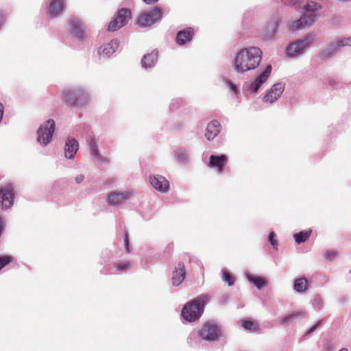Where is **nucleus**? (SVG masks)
Segmentation results:
<instances>
[{
  "label": "nucleus",
  "instance_id": "obj_1",
  "mask_svg": "<svg viewBox=\"0 0 351 351\" xmlns=\"http://www.w3.org/2000/svg\"><path fill=\"white\" fill-rule=\"evenodd\" d=\"M262 59V51L256 47L240 50L233 62L234 70L243 73L258 67Z\"/></svg>",
  "mask_w": 351,
  "mask_h": 351
},
{
  "label": "nucleus",
  "instance_id": "obj_2",
  "mask_svg": "<svg viewBox=\"0 0 351 351\" xmlns=\"http://www.w3.org/2000/svg\"><path fill=\"white\" fill-rule=\"evenodd\" d=\"M208 300L207 295H202L186 304L181 313L183 319L189 322L198 320L202 316Z\"/></svg>",
  "mask_w": 351,
  "mask_h": 351
},
{
  "label": "nucleus",
  "instance_id": "obj_3",
  "mask_svg": "<svg viewBox=\"0 0 351 351\" xmlns=\"http://www.w3.org/2000/svg\"><path fill=\"white\" fill-rule=\"evenodd\" d=\"M89 95L83 88L64 89L62 93V101L71 107H82L89 101Z\"/></svg>",
  "mask_w": 351,
  "mask_h": 351
},
{
  "label": "nucleus",
  "instance_id": "obj_4",
  "mask_svg": "<svg viewBox=\"0 0 351 351\" xmlns=\"http://www.w3.org/2000/svg\"><path fill=\"white\" fill-rule=\"evenodd\" d=\"M162 10L158 6H154L149 10L142 12L136 20V24L141 27H150L160 21L162 18Z\"/></svg>",
  "mask_w": 351,
  "mask_h": 351
},
{
  "label": "nucleus",
  "instance_id": "obj_5",
  "mask_svg": "<svg viewBox=\"0 0 351 351\" xmlns=\"http://www.w3.org/2000/svg\"><path fill=\"white\" fill-rule=\"evenodd\" d=\"M131 18L132 13L130 10L128 8L120 9L115 14L114 19L109 23L108 30L115 32L121 29L128 23Z\"/></svg>",
  "mask_w": 351,
  "mask_h": 351
},
{
  "label": "nucleus",
  "instance_id": "obj_6",
  "mask_svg": "<svg viewBox=\"0 0 351 351\" xmlns=\"http://www.w3.org/2000/svg\"><path fill=\"white\" fill-rule=\"evenodd\" d=\"M56 128L53 119H48L40 125L38 130L37 141L43 145H47L52 138Z\"/></svg>",
  "mask_w": 351,
  "mask_h": 351
},
{
  "label": "nucleus",
  "instance_id": "obj_7",
  "mask_svg": "<svg viewBox=\"0 0 351 351\" xmlns=\"http://www.w3.org/2000/svg\"><path fill=\"white\" fill-rule=\"evenodd\" d=\"M199 336L205 341H213L218 340L221 335V329L215 323L203 324L198 330Z\"/></svg>",
  "mask_w": 351,
  "mask_h": 351
},
{
  "label": "nucleus",
  "instance_id": "obj_8",
  "mask_svg": "<svg viewBox=\"0 0 351 351\" xmlns=\"http://www.w3.org/2000/svg\"><path fill=\"white\" fill-rule=\"evenodd\" d=\"M14 198V187L11 183L5 184L0 188V208L4 210L13 206Z\"/></svg>",
  "mask_w": 351,
  "mask_h": 351
},
{
  "label": "nucleus",
  "instance_id": "obj_9",
  "mask_svg": "<svg viewBox=\"0 0 351 351\" xmlns=\"http://www.w3.org/2000/svg\"><path fill=\"white\" fill-rule=\"evenodd\" d=\"M132 196L131 191L111 192L108 195L107 203L111 206H117Z\"/></svg>",
  "mask_w": 351,
  "mask_h": 351
},
{
  "label": "nucleus",
  "instance_id": "obj_10",
  "mask_svg": "<svg viewBox=\"0 0 351 351\" xmlns=\"http://www.w3.org/2000/svg\"><path fill=\"white\" fill-rule=\"evenodd\" d=\"M306 39L297 40L290 44L287 48V54L289 57L293 58L302 53L305 47L308 45Z\"/></svg>",
  "mask_w": 351,
  "mask_h": 351
},
{
  "label": "nucleus",
  "instance_id": "obj_11",
  "mask_svg": "<svg viewBox=\"0 0 351 351\" xmlns=\"http://www.w3.org/2000/svg\"><path fill=\"white\" fill-rule=\"evenodd\" d=\"M351 45V38H346L342 40H338L336 43L330 45L325 49L321 53L322 58H326L330 57L337 50L338 47Z\"/></svg>",
  "mask_w": 351,
  "mask_h": 351
},
{
  "label": "nucleus",
  "instance_id": "obj_12",
  "mask_svg": "<svg viewBox=\"0 0 351 351\" xmlns=\"http://www.w3.org/2000/svg\"><path fill=\"white\" fill-rule=\"evenodd\" d=\"M284 85L282 83L275 84L269 91L263 97L265 102L273 103L276 101L284 91Z\"/></svg>",
  "mask_w": 351,
  "mask_h": 351
},
{
  "label": "nucleus",
  "instance_id": "obj_13",
  "mask_svg": "<svg viewBox=\"0 0 351 351\" xmlns=\"http://www.w3.org/2000/svg\"><path fill=\"white\" fill-rule=\"evenodd\" d=\"M315 21V16L313 14H304L300 19L295 21L290 25L291 31L302 29L306 27L310 26Z\"/></svg>",
  "mask_w": 351,
  "mask_h": 351
},
{
  "label": "nucleus",
  "instance_id": "obj_14",
  "mask_svg": "<svg viewBox=\"0 0 351 351\" xmlns=\"http://www.w3.org/2000/svg\"><path fill=\"white\" fill-rule=\"evenodd\" d=\"M271 72V66L267 65L265 70L262 72L255 80L254 81L250 84V90L253 92L256 93L263 83H265L269 75Z\"/></svg>",
  "mask_w": 351,
  "mask_h": 351
},
{
  "label": "nucleus",
  "instance_id": "obj_15",
  "mask_svg": "<svg viewBox=\"0 0 351 351\" xmlns=\"http://www.w3.org/2000/svg\"><path fill=\"white\" fill-rule=\"evenodd\" d=\"M151 184L156 190L160 192H167L169 190V184L166 178L162 176H153L149 177Z\"/></svg>",
  "mask_w": 351,
  "mask_h": 351
},
{
  "label": "nucleus",
  "instance_id": "obj_16",
  "mask_svg": "<svg viewBox=\"0 0 351 351\" xmlns=\"http://www.w3.org/2000/svg\"><path fill=\"white\" fill-rule=\"evenodd\" d=\"M118 47V40H112L110 43L101 46L98 49V54L101 58H108L117 49Z\"/></svg>",
  "mask_w": 351,
  "mask_h": 351
},
{
  "label": "nucleus",
  "instance_id": "obj_17",
  "mask_svg": "<svg viewBox=\"0 0 351 351\" xmlns=\"http://www.w3.org/2000/svg\"><path fill=\"white\" fill-rule=\"evenodd\" d=\"M186 277V268L182 263H179L172 273V284L180 285Z\"/></svg>",
  "mask_w": 351,
  "mask_h": 351
},
{
  "label": "nucleus",
  "instance_id": "obj_18",
  "mask_svg": "<svg viewBox=\"0 0 351 351\" xmlns=\"http://www.w3.org/2000/svg\"><path fill=\"white\" fill-rule=\"evenodd\" d=\"M194 29L192 27H186L179 31L176 36V43L179 45H184L190 42L194 36Z\"/></svg>",
  "mask_w": 351,
  "mask_h": 351
},
{
  "label": "nucleus",
  "instance_id": "obj_19",
  "mask_svg": "<svg viewBox=\"0 0 351 351\" xmlns=\"http://www.w3.org/2000/svg\"><path fill=\"white\" fill-rule=\"evenodd\" d=\"M228 158L225 155L210 156L208 166L213 168H217L219 172L221 173L224 170L225 165Z\"/></svg>",
  "mask_w": 351,
  "mask_h": 351
},
{
  "label": "nucleus",
  "instance_id": "obj_20",
  "mask_svg": "<svg viewBox=\"0 0 351 351\" xmlns=\"http://www.w3.org/2000/svg\"><path fill=\"white\" fill-rule=\"evenodd\" d=\"M220 132V124L217 121H212L207 125L205 136L208 141L214 139Z\"/></svg>",
  "mask_w": 351,
  "mask_h": 351
},
{
  "label": "nucleus",
  "instance_id": "obj_21",
  "mask_svg": "<svg viewBox=\"0 0 351 351\" xmlns=\"http://www.w3.org/2000/svg\"><path fill=\"white\" fill-rule=\"evenodd\" d=\"M78 149V143L75 138H68L66 142L64 152L68 158H73Z\"/></svg>",
  "mask_w": 351,
  "mask_h": 351
},
{
  "label": "nucleus",
  "instance_id": "obj_22",
  "mask_svg": "<svg viewBox=\"0 0 351 351\" xmlns=\"http://www.w3.org/2000/svg\"><path fill=\"white\" fill-rule=\"evenodd\" d=\"M306 316V312L303 311H295L289 314L285 315L279 318L281 324H288L295 319H300Z\"/></svg>",
  "mask_w": 351,
  "mask_h": 351
},
{
  "label": "nucleus",
  "instance_id": "obj_23",
  "mask_svg": "<svg viewBox=\"0 0 351 351\" xmlns=\"http://www.w3.org/2000/svg\"><path fill=\"white\" fill-rule=\"evenodd\" d=\"M89 145L90 147V155L92 157L100 162H108L107 158L102 157L100 154L97 143L93 137H90Z\"/></svg>",
  "mask_w": 351,
  "mask_h": 351
},
{
  "label": "nucleus",
  "instance_id": "obj_24",
  "mask_svg": "<svg viewBox=\"0 0 351 351\" xmlns=\"http://www.w3.org/2000/svg\"><path fill=\"white\" fill-rule=\"evenodd\" d=\"M158 60V51H153L150 53L145 55L141 63L143 67L149 68L155 65Z\"/></svg>",
  "mask_w": 351,
  "mask_h": 351
},
{
  "label": "nucleus",
  "instance_id": "obj_25",
  "mask_svg": "<svg viewBox=\"0 0 351 351\" xmlns=\"http://www.w3.org/2000/svg\"><path fill=\"white\" fill-rule=\"evenodd\" d=\"M64 8V1L63 0H51L49 13L52 16H57Z\"/></svg>",
  "mask_w": 351,
  "mask_h": 351
},
{
  "label": "nucleus",
  "instance_id": "obj_26",
  "mask_svg": "<svg viewBox=\"0 0 351 351\" xmlns=\"http://www.w3.org/2000/svg\"><path fill=\"white\" fill-rule=\"evenodd\" d=\"M246 277L249 282L254 285H266L269 282V280L265 277L254 276L250 274H247Z\"/></svg>",
  "mask_w": 351,
  "mask_h": 351
},
{
  "label": "nucleus",
  "instance_id": "obj_27",
  "mask_svg": "<svg viewBox=\"0 0 351 351\" xmlns=\"http://www.w3.org/2000/svg\"><path fill=\"white\" fill-rule=\"evenodd\" d=\"M300 4H302L304 7V9L306 10V15L313 14L315 16V14L313 13L314 11L317 10L319 8V5L315 1H308L305 3L304 1L300 2Z\"/></svg>",
  "mask_w": 351,
  "mask_h": 351
},
{
  "label": "nucleus",
  "instance_id": "obj_28",
  "mask_svg": "<svg viewBox=\"0 0 351 351\" xmlns=\"http://www.w3.org/2000/svg\"><path fill=\"white\" fill-rule=\"evenodd\" d=\"M133 266V263L130 261H125L122 262L116 263L114 267L119 271H125L130 269Z\"/></svg>",
  "mask_w": 351,
  "mask_h": 351
},
{
  "label": "nucleus",
  "instance_id": "obj_29",
  "mask_svg": "<svg viewBox=\"0 0 351 351\" xmlns=\"http://www.w3.org/2000/svg\"><path fill=\"white\" fill-rule=\"evenodd\" d=\"M311 234V230L301 231L293 235L295 241L297 243H301L306 241Z\"/></svg>",
  "mask_w": 351,
  "mask_h": 351
},
{
  "label": "nucleus",
  "instance_id": "obj_30",
  "mask_svg": "<svg viewBox=\"0 0 351 351\" xmlns=\"http://www.w3.org/2000/svg\"><path fill=\"white\" fill-rule=\"evenodd\" d=\"M241 326L245 330L250 332H254L256 330L257 326L254 322L250 320L240 321Z\"/></svg>",
  "mask_w": 351,
  "mask_h": 351
},
{
  "label": "nucleus",
  "instance_id": "obj_31",
  "mask_svg": "<svg viewBox=\"0 0 351 351\" xmlns=\"http://www.w3.org/2000/svg\"><path fill=\"white\" fill-rule=\"evenodd\" d=\"M71 27L72 28V31L77 38H82L83 36L82 29L78 22L71 21Z\"/></svg>",
  "mask_w": 351,
  "mask_h": 351
},
{
  "label": "nucleus",
  "instance_id": "obj_32",
  "mask_svg": "<svg viewBox=\"0 0 351 351\" xmlns=\"http://www.w3.org/2000/svg\"><path fill=\"white\" fill-rule=\"evenodd\" d=\"M14 257L10 255L0 256V270L12 263Z\"/></svg>",
  "mask_w": 351,
  "mask_h": 351
},
{
  "label": "nucleus",
  "instance_id": "obj_33",
  "mask_svg": "<svg viewBox=\"0 0 351 351\" xmlns=\"http://www.w3.org/2000/svg\"><path fill=\"white\" fill-rule=\"evenodd\" d=\"M222 278L228 285H233L234 283V278L228 271L223 272Z\"/></svg>",
  "mask_w": 351,
  "mask_h": 351
},
{
  "label": "nucleus",
  "instance_id": "obj_34",
  "mask_svg": "<svg viewBox=\"0 0 351 351\" xmlns=\"http://www.w3.org/2000/svg\"><path fill=\"white\" fill-rule=\"evenodd\" d=\"M293 285H295V286H298V285H308V280H307L306 278H305L304 277L300 278H298V279L295 280Z\"/></svg>",
  "mask_w": 351,
  "mask_h": 351
},
{
  "label": "nucleus",
  "instance_id": "obj_35",
  "mask_svg": "<svg viewBox=\"0 0 351 351\" xmlns=\"http://www.w3.org/2000/svg\"><path fill=\"white\" fill-rule=\"evenodd\" d=\"M275 236L274 232H271L269 234V241L274 247H276L278 245L277 240L274 239Z\"/></svg>",
  "mask_w": 351,
  "mask_h": 351
},
{
  "label": "nucleus",
  "instance_id": "obj_36",
  "mask_svg": "<svg viewBox=\"0 0 351 351\" xmlns=\"http://www.w3.org/2000/svg\"><path fill=\"white\" fill-rule=\"evenodd\" d=\"M321 322H317L314 326H313L305 334L304 336L310 335L312 334L317 328L319 327Z\"/></svg>",
  "mask_w": 351,
  "mask_h": 351
},
{
  "label": "nucleus",
  "instance_id": "obj_37",
  "mask_svg": "<svg viewBox=\"0 0 351 351\" xmlns=\"http://www.w3.org/2000/svg\"><path fill=\"white\" fill-rule=\"evenodd\" d=\"M326 256L327 258H328L330 261L336 257L337 254L335 252H334L332 250H330V251L326 252Z\"/></svg>",
  "mask_w": 351,
  "mask_h": 351
},
{
  "label": "nucleus",
  "instance_id": "obj_38",
  "mask_svg": "<svg viewBox=\"0 0 351 351\" xmlns=\"http://www.w3.org/2000/svg\"><path fill=\"white\" fill-rule=\"evenodd\" d=\"M294 290L298 293H302L305 291L308 287H293Z\"/></svg>",
  "mask_w": 351,
  "mask_h": 351
},
{
  "label": "nucleus",
  "instance_id": "obj_39",
  "mask_svg": "<svg viewBox=\"0 0 351 351\" xmlns=\"http://www.w3.org/2000/svg\"><path fill=\"white\" fill-rule=\"evenodd\" d=\"M180 103L179 101H175L173 102H172L171 104H170V109L171 111H173L177 109V106L178 104Z\"/></svg>",
  "mask_w": 351,
  "mask_h": 351
},
{
  "label": "nucleus",
  "instance_id": "obj_40",
  "mask_svg": "<svg viewBox=\"0 0 351 351\" xmlns=\"http://www.w3.org/2000/svg\"><path fill=\"white\" fill-rule=\"evenodd\" d=\"M227 83L229 86V88L232 90V92L236 93L237 92V86L231 82H228Z\"/></svg>",
  "mask_w": 351,
  "mask_h": 351
},
{
  "label": "nucleus",
  "instance_id": "obj_41",
  "mask_svg": "<svg viewBox=\"0 0 351 351\" xmlns=\"http://www.w3.org/2000/svg\"><path fill=\"white\" fill-rule=\"evenodd\" d=\"M84 178V176L82 175V174H80V175H78L76 178H75V182L77 183V184H80L81 183L83 180Z\"/></svg>",
  "mask_w": 351,
  "mask_h": 351
},
{
  "label": "nucleus",
  "instance_id": "obj_42",
  "mask_svg": "<svg viewBox=\"0 0 351 351\" xmlns=\"http://www.w3.org/2000/svg\"><path fill=\"white\" fill-rule=\"evenodd\" d=\"M4 21H5V16H4L3 14L1 12H0V27L3 23Z\"/></svg>",
  "mask_w": 351,
  "mask_h": 351
},
{
  "label": "nucleus",
  "instance_id": "obj_43",
  "mask_svg": "<svg viewBox=\"0 0 351 351\" xmlns=\"http://www.w3.org/2000/svg\"><path fill=\"white\" fill-rule=\"evenodd\" d=\"M147 4H152L157 2L158 0H143Z\"/></svg>",
  "mask_w": 351,
  "mask_h": 351
},
{
  "label": "nucleus",
  "instance_id": "obj_44",
  "mask_svg": "<svg viewBox=\"0 0 351 351\" xmlns=\"http://www.w3.org/2000/svg\"><path fill=\"white\" fill-rule=\"evenodd\" d=\"M124 243H125V245H126V243H129V239H128V237L127 234H125V237L124 239Z\"/></svg>",
  "mask_w": 351,
  "mask_h": 351
},
{
  "label": "nucleus",
  "instance_id": "obj_45",
  "mask_svg": "<svg viewBox=\"0 0 351 351\" xmlns=\"http://www.w3.org/2000/svg\"><path fill=\"white\" fill-rule=\"evenodd\" d=\"M125 250L127 251V252L130 253V249L129 243H126V245H125Z\"/></svg>",
  "mask_w": 351,
  "mask_h": 351
},
{
  "label": "nucleus",
  "instance_id": "obj_46",
  "mask_svg": "<svg viewBox=\"0 0 351 351\" xmlns=\"http://www.w3.org/2000/svg\"><path fill=\"white\" fill-rule=\"evenodd\" d=\"M319 300H320V299L319 298H315V302H319Z\"/></svg>",
  "mask_w": 351,
  "mask_h": 351
},
{
  "label": "nucleus",
  "instance_id": "obj_47",
  "mask_svg": "<svg viewBox=\"0 0 351 351\" xmlns=\"http://www.w3.org/2000/svg\"><path fill=\"white\" fill-rule=\"evenodd\" d=\"M339 351H348V350L346 348H342Z\"/></svg>",
  "mask_w": 351,
  "mask_h": 351
},
{
  "label": "nucleus",
  "instance_id": "obj_48",
  "mask_svg": "<svg viewBox=\"0 0 351 351\" xmlns=\"http://www.w3.org/2000/svg\"><path fill=\"white\" fill-rule=\"evenodd\" d=\"M258 288V289H261L263 287H261V286H258V287H256Z\"/></svg>",
  "mask_w": 351,
  "mask_h": 351
},
{
  "label": "nucleus",
  "instance_id": "obj_49",
  "mask_svg": "<svg viewBox=\"0 0 351 351\" xmlns=\"http://www.w3.org/2000/svg\"><path fill=\"white\" fill-rule=\"evenodd\" d=\"M350 273H351V269H350Z\"/></svg>",
  "mask_w": 351,
  "mask_h": 351
}]
</instances>
